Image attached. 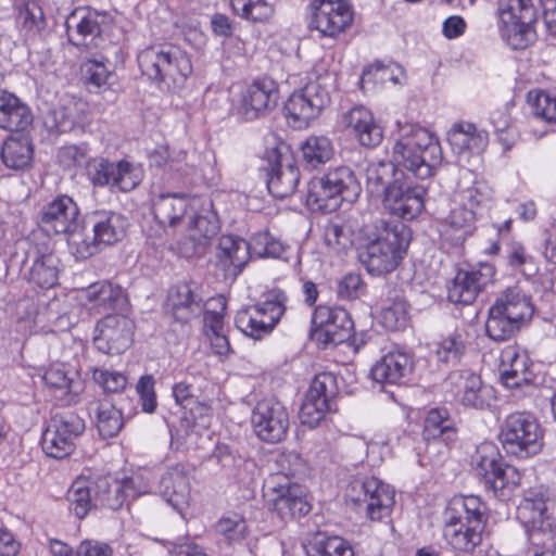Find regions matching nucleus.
<instances>
[{
  "mask_svg": "<svg viewBox=\"0 0 556 556\" xmlns=\"http://www.w3.org/2000/svg\"><path fill=\"white\" fill-rule=\"evenodd\" d=\"M399 138L392 151V162L396 167L407 170L418 179L433 175L434 168L442 162L440 144L431 134L416 124H397Z\"/></svg>",
  "mask_w": 556,
  "mask_h": 556,
  "instance_id": "nucleus-1",
  "label": "nucleus"
},
{
  "mask_svg": "<svg viewBox=\"0 0 556 556\" xmlns=\"http://www.w3.org/2000/svg\"><path fill=\"white\" fill-rule=\"evenodd\" d=\"M375 238L358 249V260L374 276L393 271L407 253L412 229L401 220H380Z\"/></svg>",
  "mask_w": 556,
  "mask_h": 556,
  "instance_id": "nucleus-2",
  "label": "nucleus"
},
{
  "mask_svg": "<svg viewBox=\"0 0 556 556\" xmlns=\"http://www.w3.org/2000/svg\"><path fill=\"white\" fill-rule=\"evenodd\" d=\"M444 538L457 551L471 552L482 541L488 507L476 495L454 496L444 513Z\"/></svg>",
  "mask_w": 556,
  "mask_h": 556,
  "instance_id": "nucleus-3",
  "label": "nucleus"
},
{
  "mask_svg": "<svg viewBox=\"0 0 556 556\" xmlns=\"http://www.w3.org/2000/svg\"><path fill=\"white\" fill-rule=\"evenodd\" d=\"M361 192L362 186L354 170L349 166H337L308 182L306 205L313 212L332 213L343 202H355Z\"/></svg>",
  "mask_w": 556,
  "mask_h": 556,
  "instance_id": "nucleus-4",
  "label": "nucleus"
},
{
  "mask_svg": "<svg viewBox=\"0 0 556 556\" xmlns=\"http://www.w3.org/2000/svg\"><path fill=\"white\" fill-rule=\"evenodd\" d=\"M472 464L484 488L501 501H508L521 483L519 470L503 463L497 447L492 443L485 442L478 446Z\"/></svg>",
  "mask_w": 556,
  "mask_h": 556,
  "instance_id": "nucleus-5",
  "label": "nucleus"
},
{
  "mask_svg": "<svg viewBox=\"0 0 556 556\" xmlns=\"http://www.w3.org/2000/svg\"><path fill=\"white\" fill-rule=\"evenodd\" d=\"M500 441L507 455L526 459L538 455L544 445V430L531 413L509 414L501 426Z\"/></svg>",
  "mask_w": 556,
  "mask_h": 556,
  "instance_id": "nucleus-6",
  "label": "nucleus"
},
{
  "mask_svg": "<svg viewBox=\"0 0 556 556\" xmlns=\"http://www.w3.org/2000/svg\"><path fill=\"white\" fill-rule=\"evenodd\" d=\"M500 31L506 43L523 50L536 40L538 11L533 0H497Z\"/></svg>",
  "mask_w": 556,
  "mask_h": 556,
  "instance_id": "nucleus-7",
  "label": "nucleus"
},
{
  "mask_svg": "<svg viewBox=\"0 0 556 556\" xmlns=\"http://www.w3.org/2000/svg\"><path fill=\"white\" fill-rule=\"evenodd\" d=\"M289 298L280 288L263 294V300L237 313L236 327L245 336L260 340L271 333L287 311Z\"/></svg>",
  "mask_w": 556,
  "mask_h": 556,
  "instance_id": "nucleus-8",
  "label": "nucleus"
},
{
  "mask_svg": "<svg viewBox=\"0 0 556 556\" xmlns=\"http://www.w3.org/2000/svg\"><path fill=\"white\" fill-rule=\"evenodd\" d=\"M143 75L168 86L182 83L192 72L191 61L178 47L164 45L150 47L138 55Z\"/></svg>",
  "mask_w": 556,
  "mask_h": 556,
  "instance_id": "nucleus-9",
  "label": "nucleus"
},
{
  "mask_svg": "<svg viewBox=\"0 0 556 556\" xmlns=\"http://www.w3.org/2000/svg\"><path fill=\"white\" fill-rule=\"evenodd\" d=\"M345 502L371 521L388 517L394 505V490L375 477L353 479L345 490Z\"/></svg>",
  "mask_w": 556,
  "mask_h": 556,
  "instance_id": "nucleus-10",
  "label": "nucleus"
},
{
  "mask_svg": "<svg viewBox=\"0 0 556 556\" xmlns=\"http://www.w3.org/2000/svg\"><path fill=\"white\" fill-rule=\"evenodd\" d=\"M86 429L84 419L72 410L51 416L41 435L42 451L47 456L63 459L76 448V440Z\"/></svg>",
  "mask_w": 556,
  "mask_h": 556,
  "instance_id": "nucleus-11",
  "label": "nucleus"
},
{
  "mask_svg": "<svg viewBox=\"0 0 556 556\" xmlns=\"http://www.w3.org/2000/svg\"><path fill=\"white\" fill-rule=\"evenodd\" d=\"M265 489L270 496V508L283 521L304 517L312 508L306 489L293 482L289 473L271 475L265 482Z\"/></svg>",
  "mask_w": 556,
  "mask_h": 556,
  "instance_id": "nucleus-12",
  "label": "nucleus"
},
{
  "mask_svg": "<svg viewBox=\"0 0 556 556\" xmlns=\"http://www.w3.org/2000/svg\"><path fill=\"white\" fill-rule=\"evenodd\" d=\"M190 208L188 197L182 192H151V211L156 222L150 227L148 237L154 239V244H162L169 236L175 235L178 226L182 225Z\"/></svg>",
  "mask_w": 556,
  "mask_h": 556,
  "instance_id": "nucleus-13",
  "label": "nucleus"
},
{
  "mask_svg": "<svg viewBox=\"0 0 556 556\" xmlns=\"http://www.w3.org/2000/svg\"><path fill=\"white\" fill-rule=\"evenodd\" d=\"M307 27L319 38L337 39L352 25L354 12L348 0H312Z\"/></svg>",
  "mask_w": 556,
  "mask_h": 556,
  "instance_id": "nucleus-14",
  "label": "nucleus"
},
{
  "mask_svg": "<svg viewBox=\"0 0 556 556\" xmlns=\"http://www.w3.org/2000/svg\"><path fill=\"white\" fill-rule=\"evenodd\" d=\"M330 102V94L320 79L308 81L294 91L285 103L286 116L293 128L307 127Z\"/></svg>",
  "mask_w": 556,
  "mask_h": 556,
  "instance_id": "nucleus-15",
  "label": "nucleus"
},
{
  "mask_svg": "<svg viewBox=\"0 0 556 556\" xmlns=\"http://www.w3.org/2000/svg\"><path fill=\"white\" fill-rule=\"evenodd\" d=\"M354 331L350 313L340 306L317 305L312 315V336L324 349L349 340Z\"/></svg>",
  "mask_w": 556,
  "mask_h": 556,
  "instance_id": "nucleus-16",
  "label": "nucleus"
},
{
  "mask_svg": "<svg viewBox=\"0 0 556 556\" xmlns=\"http://www.w3.org/2000/svg\"><path fill=\"white\" fill-rule=\"evenodd\" d=\"M87 176L94 187H110L112 190L129 192L141 181L140 170L130 162H111L93 157L87 163Z\"/></svg>",
  "mask_w": 556,
  "mask_h": 556,
  "instance_id": "nucleus-17",
  "label": "nucleus"
},
{
  "mask_svg": "<svg viewBox=\"0 0 556 556\" xmlns=\"http://www.w3.org/2000/svg\"><path fill=\"white\" fill-rule=\"evenodd\" d=\"M251 422L258 439L267 443H279L288 433L289 413L277 399H263L256 403Z\"/></svg>",
  "mask_w": 556,
  "mask_h": 556,
  "instance_id": "nucleus-18",
  "label": "nucleus"
},
{
  "mask_svg": "<svg viewBox=\"0 0 556 556\" xmlns=\"http://www.w3.org/2000/svg\"><path fill=\"white\" fill-rule=\"evenodd\" d=\"M446 384L451 387L460 403L469 408L489 409L496 401L494 388L484 383L480 375L469 369L451 372Z\"/></svg>",
  "mask_w": 556,
  "mask_h": 556,
  "instance_id": "nucleus-19",
  "label": "nucleus"
},
{
  "mask_svg": "<svg viewBox=\"0 0 556 556\" xmlns=\"http://www.w3.org/2000/svg\"><path fill=\"white\" fill-rule=\"evenodd\" d=\"M135 323L123 314H108L96 326L93 343L105 354H122L132 343Z\"/></svg>",
  "mask_w": 556,
  "mask_h": 556,
  "instance_id": "nucleus-20",
  "label": "nucleus"
},
{
  "mask_svg": "<svg viewBox=\"0 0 556 556\" xmlns=\"http://www.w3.org/2000/svg\"><path fill=\"white\" fill-rule=\"evenodd\" d=\"M548 489L538 485L525 491L523 498L517 507V519L525 527L528 539L535 533L553 532V519L547 513Z\"/></svg>",
  "mask_w": 556,
  "mask_h": 556,
  "instance_id": "nucleus-21",
  "label": "nucleus"
},
{
  "mask_svg": "<svg viewBox=\"0 0 556 556\" xmlns=\"http://www.w3.org/2000/svg\"><path fill=\"white\" fill-rule=\"evenodd\" d=\"M79 216L77 203L71 197L61 194L41 207L38 225L49 235H73L79 227Z\"/></svg>",
  "mask_w": 556,
  "mask_h": 556,
  "instance_id": "nucleus-22",
  "label": "nucleus"
},
{
  "mask_svg": "<svg viewBox=\"0 0 556 556\" xmlns=\"http://www.w3.org/2000/svg\"><path fill=\"white\" fill-rule=\"evenodd\" d=\"M426 193L427 189L424 185L414 184L406 175L400 184L391 187L382 198V204L390 214L412 220L422 212Z\"/></svg>",
  "mask_w": 556,
  "mask_h": 556,
  "instance_id": "nucleus-23",
  "label": "nucleus"
},
{
  "mask_svg": "<svg viewBox=\"0 0 556 556\" xmlns=\"http://www.w3.org/2000/svg\"><path fill=\"white\" fill-rule=\"evenodd\" d=\"M495 267L481 262L469 270H459L447 288V299L456 304L469 305L493 281Z\"/></svg>",
  "mask_w": 556,
  "mask_h": 556,
  "instance_id": "nucleus-24",
  "label": "nucleus"
},
{
  "mask_svg": "<svg viewBox=\"0 0 556 556\" xmlns=\"http://www.w3.org/2000/svg\"><path fill=\"white\" fill-rule=\"evenodd\" d=\"M260 169L266 175L267 188L273 197L285 199L296 190L300 181L299 168L292 163L282 165L278 149L266 150Z\"/></svg>",
  "mask_w": 556,
  "mask_h": 556,
  "instance_id": "nucleus-25",
  "label": "nucleus"
},
{
  "mask_svg": "<svg viewBox=\"0 0 556 556\" xmlns=\"http://www.w3.org/2000/svg\"><path fill=\"white\" fill-rule=\"evenodd\" d=\"M278 100L279 88L274 79L253 80L242 92L240 113L247 121L256 119L274 110Z\"/></svg>",
  "mask_w": 556,
  "mask_h": 556,
  "instance_id": "nucleus-26",
  "label": "nucleus"
},
{
  "mask_svg": "<svg viewBox=\"0 0 556 556\" xmlns=\"http://www.w3.org/2000/svg\"><path fill=\"white\" fill-rule=\"evenodd\" d=\"M146 492L138 488L136 478H126L119 481L105 476L93 481V501H96L97 508L117 510L128 497L135 498Z\"/></svg>",
  "mask_w": 556,
  "mask_h": 556,
  "instance_id": "nucleus-27",
  "label": "nucleus"
},
{
  "mask_svg": "<svg viewBox=\"0 0 556 556\" xmlns=\"http://www.w3.org/2000/svg\"><path fill=\"white\" fill-rule=\"evenodd\" d=\"M530 358L516 345L506 346L501 353L500 376L509 389L534 388Z\"/></svg>",
  "mask_w": 556,
  "mask_h": 556,
  "instance_id": "nucleus-28",
  "label": "nucleus"
},
{
  "mask_svg": "<svg viewBox=\"0 0 556 556\" xmlns=\"http://www.w3.org/2000/svg\"><path fill=\"white\" fill-rule=\"evenodd\" d=\"M342 124L358 143L365 148H376L383 139V129L370 110L355 105L342 115Z\"/></svg>",
  "mask_w": 556,
  "mask_h": 556,
  "instance_id": "nucleus-29",
  "label": "nucleus"
},
{
  "mask_svg": "<svg viewBox=\"0 0 556 556\" xmlns=\"http://www.w3.org/2000/svg\"><path fill=\"white\" fill-rule=\"evenodd\" d=\"M191 473L190 466L176 464L159 481L157 492L175 509H181L189 502Z\"/></svg>",
  "mask_w": 556,
  "mask_h": 556,
  "instance_id": "nucleus-30",
  "label": "nucleus"
},
{
  "mask_svg": "<svg viewBox=\"0 0 556 556\" xmlns=\"http://www.w3.org/2000/svg\"><path fill=\"white\" fill-rule=\"evenodd\" d=\"M104 17V14L88 8H77L72 11L65 21L68 42L75 47L86 46L87 37L100 36Z\"/></svg>",
  "mask_w": 556,
  "mask_h": 556,
  "instance_id": "nucleus-31",
  "label": "nucleus"
},
{
  "mask_svg": "<svg viewBox=\"0 0 556 556\" xmlns=\"http://www.w3.org/2000/svg\"><path fill=\"white\" fill-rule=\"evenodd\" d=\"M96 242L112 245L121 241L127 232L128 219L121 213L97 211L89 216Z\"/></svg>",
  "mask_w": 556,
  "mask_h": 556,
  "instance_id": "nucleus-32",
  "label": "nucleus"
},
{
  "mask_svg": "<svg viewBox=\"0 0 556 556\" xmlns=\"http://www.w3.org/2000/svg\"><path fill=\"white\" fill-rule=\"evenodd\" d=\"M29 106L15 94L0 91V128L8 131L23 132L33 123Z\"/></svg>",
  "mask_w": 556,
  "mask_h": 556,
  "instance_id": "nucleus-33",
  "label": "nucleus"
},
{
  "mask_svg": "<svg viewBox=\"0 0 556 556\" xmlns=\"http://www.w3.org/2000/svg\"><path fill=\"white\" fill-rule=\"evenodd\" d=\"M195 288L193 282H184L169 290L168 305L177 321L188 323L201 313L202 298L195 292Z\"/></svg>",
  "mask_w": 556,
  "mask_h": 556,
  "instance_id": "nucleus-34",
  "label": "nucleus"
},
{
  "mask_svg": "<svg viewBox=\"0 0 556 556\" xmlns=\"http://www.w3.org/2000/svg\"><path fill=\"white\" fill-rule=\"evenodd\" d=\"M216 257L226 270L239 275L251 257L250 242L233 236H222L218 241Z\"/></svg>",
  "mask_w": 556,
  "mask_h": 556,
  "instance_id": "nucleus-35",
  "label": "nucleus"
},
{
  "mask_svg": "<svg viewBox=\"0 0 556 556\" xmlns=\"http://www.w3.org/2000/svg\"><path fill=\"white\" fill-rule=\"evenodd\" d=\"M412 357L402 351L386 354L371 368L370 374L379 383L396 384L412 371Z\"/></svg>",
  "mask_w": 556,
  "mask_h": 556,
  "instance_id": "nucleus-36",
  "label": "nucleus"
},
{
  "mask_svg": "<svg viewBox=\"0 0 556 556\" xmlns=\"http://www.w3.org/2000/svg\"><path fill=\"white\" fill-rule=\"evenodd\" d=\"M506 316H511L521 325L527 324L534 314V305L531 298L519 287H508L491 305Z\"/></svg>",
  "mask_w": 556,
  "mask_h": 556,
  "instance_id": "nucleus-37",
  "label": "nucleus"
},
{
  "mask_svg": "<svg viewBox=\"0 0 556 556\" xmlns=\"http://www.w3.org/2000/svg\"><path fill=\"white\" fill-rule=\"evenodd\" d=\"M407 174L396 167L392 161H380L368 165L366 168V186L371 194L382 198L396 186Z\"/></svg>",
  "mask_w": 556,
  "mask_h": 556,
  "instance_id": "nucleus-38",
  "label": "nucleus"
},
{
  "mask_svg": "<svg viewBox=\"0 0 556 556\" xmlns=\"http://www.w3.org/2000/svg\"><path fill=\"white\" fill-rule=\"evenodd\" d=\"M422 438L428 443H443L447 446L456 439L454 421L445 408H432L428 412L422 429Z\"/></svg>",
  "mask_w": 556,
  "mask_h": 556,
  "instance_id": "nucleus-39",
  "label": "nucleus"
},
{
  "mask_svg": "<svg viewBox=\"0 0 556 556\" xmlns=\"http://www.w3.org/2000/svg\"><path fill=\"white\" fill-rule=\"evenodd\" d=\"M77 372L67 369L63 363L51 364L45 371L42 379L45 383L65 396V404H75L78 401L79 382L76 380Z\"/></svg>",
  "mask_w": 556,
  "mask_h": 556,
  "instance_id": "nucleus-40",
  "label": "nucleus"
},
{
  "mask_svg": "<svg viewBox=\"0 0 556 556\" xmlns=\"http://www.w3.org/2000/svg\"><path fill=\"white\" fill-rule=\"evenodd\" d=\"M1 159L4 165L14 170H24L30 167L34 159L31 140L25 136L9 137L2 146Z\"/></svg>",
  "mask_w": 556,
  "mask_h": 556,
  "instance_id": "nucleus-41",
  "label": "nucleus"
},
{
  "mask_svg": "<svg viewBox=\"0 0 556 556\" xmlns=\"http://www.w3.org/2000/svg\"><path fill=\"white\" fill-rule=\"evenodd\" d=\"M85 299L90 308L96 309H118L126 302V296L122 288L113 286L108 281H99L90 285L84 291Z\"/></svg>",
  "mask_w": 556,
  "mask_h": 556,
  "instance_id": "nucleus-42",
  "label": "nucleus"
},
{
  "mask_svg": "<svg viewBox=\"0 0 556 556\" xmlns=\"http://www.w3.org/2000/svg\"><path fill=\"white\" fill-rule=\"evenodd\" d=\"M60 273V258L53 252H36L33 265L29 268V282L41 289H50L58 285Z\"/></svg>",
  "mask_w": 556,
  "mask_h": 556,
  "instance_id": "nucleus-43",
  "label": "nucleus"
},
{
  "mask_svg": "<svg viewBox=\"0 0 556 556\" xmlns=\"http://www.w3.org/2000/svg\"><path fill=\"white\" fill-rule=\"evenodd\" d=\"M477 215V211L459 203L445 218V232L451 233L456 242H464L476 229Z\"/></svg>",
  "mask_w": 556,
  "mask_h": 556,
  "instance_id": "nucleus-44",
  "label": "nucleus"
},
{
  "mask_svg": "<svg viewBox=\"0 0 556 556\" xmlns=\"http://www.w3.org/2000/svg\"><path fill=\"white\" fill-rule=\"evenodd\" d=\"M21 34L27 40L40 37L47 27L42 8L36 1H27L20 8L16 17Z\"/></svg>",
  "mask_w": 556,
  "mask_h": 556,
  "instance_id": "nucleus-45",
  "label": "nucleus"
},
{
  "mask_svg": "<svg viewBox=\"0 0 556 556\" xmlns=\"http://www.w3.org/2000/svg\"><path fill=\"white\" fill-rule=\"evenodd\" d=\"M68 508L79 519L85 518L92 509H97L93 501V481L76 479L67 491Z\"/></svg>",
  "mask_w": 556,
  "mask_h": 556,
  "instance_id": "nucleus-46",
  "label": "nucleus"
},
{
  "mask_svg": "<svg viewBox=\"0 0 556 556\" xmlns=\"http://www.w3.org/2000/svg\"><path fill=\"white\" fill-rule=\"evenodd\" d=\"M307 556H354L350 543L340 536L315 534L304 544Z\"/></svg>",
  "mask_w": 556,
  "mask_h": 556,
  "instance_id": "nucleus-47",
  "label": "nucleus"
},
{
  "mask_svg": "<svg viewBox=\"0 0 556 556\" xmlns=\"http://www.w3.org/2000/svg\"><path fill=\"white\" fill-rule=\"evenodd\" d=\"M97 428L102 438H113L123 428L122 410L108 397L96 404Z\"/></svg>",
  "mask_w": 556,
  "mask_h": 556,
  "instance_id": "nucleus-48",
  "label": "nucleus"
},
{
  "mask_svg": "<svg viewBox=\"0 0 556 556\" xmlns=\"http://www.w3.org/2000/svg\"><path fill=\"white\" fill-rule=\"evenodd\" d=\"M522 326L514 317L506 316L492 306L489 308L485 332L493 341L503 342L509 340L520 331Z\"/></svg>",
  "mask_w": 556,
  "mask_h": 556,
  "instance_id": "nucleus-49",
  "label": "nucleus"
},
{
  "mask_svg": "<svg viewBox=\"0 0 556 556\" xmlns=\"http://www.w3.org/2000/svg\"><path fill=\"white\" fill-rule=\"evenodd\" d=\"M333 152L332 142L326 136H309L301 144L303 162L312 168L330 161Z\"/></svg>",
  "mask_w": 556,
  "mask_h": 556,
  "instance_id": "nucleus-50",
  "label": "nucleus"
},
{
  "mask_svg": "<svg viewBox=\"0 0 556 556\" xmlns=\"http://www.w3.org/2000/svg\"><path fill=\"white\" fill-rule=\"evenodd\" d=\"M505 258L509 267L514 270H518L528 279L534 277L539 273V266L534 257L519 241L513 240L507 243L505 249Z\"/></svg>",
  "mask_w": 556,
  "mask_h": 556,
  "instance_id": "nucleus-51",
  "label": "nucleus"
},
{
  "mask_svg": "<svg viewBox=\"0 0 556 556\" xmlns=\"http://www.w3.org/2000/svg\"><path fill=\"white\" fill-rule=\"evenodd\" d=\"M185 160V152H179L176 156H172L167 147H160L151 153L150 165L175 174L177 181H181L192 169Z\"/></svg>",
  "mask_w": 556,
  "mask_h": 556,
  "instance_id": "nucleus-52",
  "label": "nucleus"
},
{
  "mask_svg": "<svg viewBox=\"0 0 556 556\" xmlns=\"http://www.w3.org/2000/svg\"><path fill=\"white\" fill-rule=\"evenodd\" d=\"M190 228L203 239H211L218 233L220 220L211 199L202 202L200 211L191 219Z\"/></svg>",
  "mask_w": 556,
  "mask_h": 556,
  "instance_id": "nucleus-53",
  "label": "nucleus"
},
{
  "mask_svg": "<svg viewBox=\"0 0 556 556\" xmlns=\"http://www.w3.org/2000/svg\"><path fill=\"white\" fill-rule=\"evenodd\" d=\"M528 101L535 117L548 124H556V97L549 92L535 89L528 92Z\"/></svg>",
  "mask_w": 556,
  "mask_h": 556,
  "instance_id": "nucleus-54",
  "label": "nucleus"
},
{
  "mask_svg": "<svg viewBox=\"0 0 556 556\" xmlns=\"http://www.w3.org/2000/svg\"><path fill=\"white\" fill-rule=\"evenodd\" d=\"M338 392L337 377L331 372H319L314 377L307 394L311 399L326 400L327 404L337 407Z\"/></svg>",
  "mask_w": 556,
  "mask_h": 556,
  "instance_id": "nucleus-55",
  "label": "nucleus"
},
{
  "mask_svg": "<svg viewBox=\"0 0 556 556\" xmlns=\"http://www.w3.org/2000/svg\"><path fill=\"white\" fill-rule=\"evenodd\" d=\"M337 407L327 404L326 400L311 399V395L306 394V397L300 408V419L303 425L309 428H315L326 417L328 413L336 412Z\"/></svg>",
  "mask_w": 556,
  "mask_h": 556,
  "instance_id": "nucleus-56",
  "label": "nucleus"
},
{
  "mask_svg": "<svg viewBox=\"0 0 556 556\" xmlns=\"http://www.w3.org/2000/svg\"><path fill=\"white\" fill-rule=\"evenodd\" d=\"M250 248L261 257L280 258L286 252V245L268 231L255 233L251 238Z\"/></svg>",
  "mask_w": 556,
  "mask_h": 556,
  "instance_id": "nucleus-57",
  "label": "nucleus"
},
{
  "mask_svg": "<svg viewBox=\"0 0 556 556\" xmlns=\"http://www.w3.org/2000/svg\"><path fill=\"white\" fill-rule=\"evenodd\" d=\"M466 344L462 333L455 331L445 337L437 349V356L443 363H457L465 353Z\"/></svg>",
  "mask_w": 556,
  "mask_h": 556,
  "instance_id": "nucleus-58",
  "label": "nucleus"
},
{
  "mask_svg": "<svg viewBox=\"0 0 556 556\" xmlns=\"http://www.w3.org/2000/svg\"><path fill=\"white\" fill-rule=\"evenodd\" d=\"M407 303L404 299H396L381 312V324L389 330L403 329L407 324Z\"/></svg>",
  "mask_w": 556,
  "mask_h": 556,
  "instance_id": "nucleus-59",
  "label": "nucleus"
},
{
  "mask_svg": "<svg viewBox=\"0 0 556 556\" xmlns=\"http://www.w3.org/2000/svg\"><path fill=\"white\" fill-rule=\"evenodd\" d=\"M173 395L177 404L182 408L189 409L190 414L194 418V409L200 412V415L207 414L210 406L203 403H199L193 395V387L186 382H178L173 387Z\"/></svg>",
  "mask_w": 556,
  "mask_h": 556,
  "instance_id": "nucleus-60",
  "label": "nucleus"
},
{
  "mask_svg": "<svg viewBox=\"0 0 556 556\" xmlns=\"http://www.w3.org/2000/svg\"><path fill=\"white\" fill-rule=\"evenodd\" d=\"M491 201L492 191L484 182L476 181L460 192V203L475 211L486 206Z\"/></svg>",
  "mask_w": 556,
  "mask_h": 556,
  "instance_id": "nucleus-61",
  "label": "nucleus"
},
{
  "mask_svg": "<svg viewBox=\"0 0 556 556\" xmlns=\"http://www.w3.org/2000/svg\"><path fill=\"white\" fill-rule=\"evenodd\" d=\"M89 149L86 143L83 144H71L62 147L59 150L58 159L60 164L65 168H71L74 166H86L88 161H90Z\"/></svg>",
  "mask_w": 556,
  "mask_h": 556,
  "instance_id": "nucleus-62",
  "label": "nucleus"
},
{
  "mask_svg": "<svg viewBox=\"0 0 556 556\" xmlns=\"http://www.w3.org/2000/svg\"><path fill=\"white\" fill-rule=\"evenodd\" d=\"M154 384L155 380L152 375L141 376L136 384V391L140 399L141 409L148 414L154 413L157 407Z\"/></svg>",
  "mask_w": 556,
  "mask_h": 556,
  "instance_id": "nucleus-63",
  "label": "nucleus"
},
{
  "mask_svg": "<svg viewBox=\"0 0 556 556\" xmlns=\"http://www.w3.org/2000/svg\"><path fill=\"white\" fill-rule=\"evenodd\" d=\"M526 556H556V538L554 532L535 533L528 539Z\"/></svg>",
  "mask_w": 556,
  "mask_h": 556,
  "instance_id": "nucleus-64",
  "label": "nucleus"
}]
</instances>
